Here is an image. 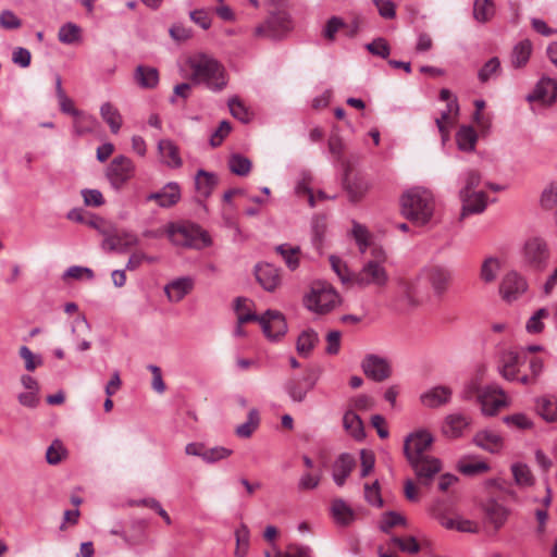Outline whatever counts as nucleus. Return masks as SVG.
<instances>
[{
	"mask_svg": "<svg viewBox=\"0 0 557 557\" xmlns=\"http://www.w3.org/2000/svg\"><path fill=\"white\" fill-rule=\"evenodd\" d=\"M434 436L426 429H419L408 434L404 442L405 456L422 484L429 485L441 469V460L428 455Z\"/></svg>",
	"mask_w": 557,
	"mask_h": 557,
	"instance_id": "1",
	"label": "nucleus"
},
{
	"mask_svg": "<svg viewBox=\"0 0 557 557\" xmlns=\"http://www.w3.org/2000/svg\"><path fill=\"white\" fill-rule=\"evenodd\" d=\"M386 261V251L380 246H373L370 250V259L366 260L360 270L351 275V284L361 288H384L389 282Z\"/></svg>",
	"mask_w": 557,
	"mask_h": 557,
	"instance_id": "2",
	"label": "nucleus"
},
{
	"mask_svg": "<svg viewBox=\"0 0 557 557\" xmlns=\"http://www.w3.org/2000/svg\"><path fill=\"white\" fill-rule=\"evenodd\" d=\"M191 79L196 84H203L212 91L225 88L227 77L224 66L214 58L207 54H197L188 61Z\"/></svg>",
	"mask_w": 557,
	"mask_h": 557,
	"instance_id": "3",
	"label": "nucleus"
},
{
	"mask_svg": "<svg viewBox=\"0 0 557 557\" xmlns=\"http://www.w3.org/2000/svg\"><path fill=\"white\" fill-rule=\"evenodd\" d=\"M401 212L405 218L419 225L429 223L434 212L432 194L420 187L406 191L401 197Z\"/></svg>",
	"mask_w": 557,
	"mask_h": 557,
	"instance_id": "4",
	"label": "nucleus"
},
{
	"mask_svg": "<svg viewBox=\"0 0 557 557\" xmlns=\"http://www.w3.org/2000/svg\"><path fill=\"white\" fill-rule=\"evenodd\" d=\"M341 296L336 289L325 281H314L304 296L305 307L314 313L326 314L341 305Z\"/></svg>",
	"mask_w": 557,
	"mask_h": 557,
	"instance_id": "5",
	"label": "nucleus"
},
{
	"mask_svg": "<svg viewBox=\"0 0 557 557\" xmlns=\"http://www.w3.org/2000/svg\"><path fill=\"white\" fill-rule=\"evenodd\" d=\"M165 232L175 246L200 249L211 244L208 234L194 224L170 223Z\"/></svg>",
	"mask_w": 557,
	"mask_h": 557,
	"instance_id": "6",
	"label": "nucleus"
},
{
	"mask_svg": "<svg viewBox=\"0 0 557 557\" xmlns=\"http://www.w3.org/2000/svg\"><path fill=\"white\" fill-rule=\"evenodd\" d=\"M521 267L532 271H543L549 259V249L544 238H528L519 252Z\"/></svg>",
	"mask_w": 557,
	"mask_h": 557,
	"instance_id": "7",
	"label": "nucleus"
},
{
	"mask_svg": "<svg viewBox=\"0 0 557 557\" xmlns=\"http://www.w3.org/2000/svg\"><path fill=\"white\" fill-rule=\"evenodd\" d=\"M294 28L293 20L287 13H276L256 26L253 36L260 39L280 40Z\"/></svg>",
	"mask_w": 557,
	"mask_h": 557,
	"instance_id": "8",
	"label": "nucleus"
},
{
	"mask_svg": "<svg viewBox=\"0 0 557 557\" xmlns=\"http://www.w3.org/2000/svg\"><path fill=\"white\" fill-rule=\"evenodd\" d=\"M465 398H475L481 404L482 412H486L487 404V375L486 368L482 363L476 367L463 389Z\"/></svg>",
	"mask_w": 557,
	"mask_h": 557,
	"instance_id": "9",
	"label": "nucleus"
},
{
	"mask_svg": "<svg viewBox=\"0 0 557 557\" xmlns=\"http://www.w3.org/2000/svg\"><path fill=\"white\" fill-rule=\"evenodd\" d=\"M135 173V165L133 161L124 156L115 157L109 164L106 176L111 186L120 190Z\"/></svg>",
	"mask_w": 557,
	"mask_h": 557,
	"instance_id": "10",
	"label": "nucleus"
},
{
	"mask_svg": "<svg viewBox=\"0 0 557 557\" xmlns=\"http://www.w3.org/2000/svg\"><path fill=\"white\" fill-rule=\"evenodd\" d=\"M528 288L527 278L512 270L503 277L499 285V295L504 301L511 304L520 299L528 292Z\"/></svg>",
	"mask_w": 557,
	"mask_h": 557,
	"instance_id": "11",
	"label": "nucleus"
},
{
	"mask_svg": "<svg viewBox=\"0 0 557 557\" xmlns=\"http://www.w3.org/2000/svg\"><path fill=\"white\" fill-rule=\"evenodd\" d=\"M522 354L507 348L500 351L498 356V371L502 376L508 381H520L522 384H528L531 379L528 375L518 376V369L521 363Z\"/></svg>",
	"mask_w": 557,
	"mask_h": 557,
	"instance_id": "12",
	"label": "nucleus"
},
{
	"mask_svg": "<svg viewBox=\"0 0 557 557\" xmlns=\"http://www.w3.org/2000/svg\"><path fill=\"white\" fill-rule=\"evenodd\" d=\"M361 368L363 373L375 382H382L392 374L389 361L385 357L375 354L367 355L361 362Z\"/></svg>",
	"mask_w": 557,
	"mask_h": 557,
	"instance_id": "13",
	"label": "nucleus"
},
{
	"mask_svg": "<svg viewBox=\"0 0 557 557\" xmlns=\"http://www.w3.org/2000/svg\"><path fill=\"white\" fill-rule=\"evenodd\" d=\"M259 323L262 327L264 335L275 341L287 332V324L284 315L276 310H268L260 315Z\"/></svg>",
	"mask_w": 557,
	"mask_h": 557,
	"instance_id": "14",
	"label": "nucleus"
},
{
	"mask_svg": "<svg viewBox=\"0 0 557 557\" xmlns=\"http://www.w3.org/2000/svg\"><path fill=\"white\" fill-rule=\"evenodd\" d=\"M451 397L453 389L449 386L435 385L422 392L419 400L423 407L434 409L449 404Z\"/></svg>",
	"mask_w": 557,
	"mask_h": 557,
	"instance_id": "15",
	"label": "nucleus"
},
{
	"mask_svg": "<svg viewBox=\"0 0 557 557\" xmlns=\"http://www.w3.org/2000/svg\"><path fill=\"white\" fill-rule=\"evenodd\" d=\"M181 199V188L177 183L170 182L159 191L151 193L145 198V202L156 201L161 208H171Z\"/></svg>",
	"mask_w": 557,
	"mask_h": 557,
	"instance_id": "16",
	"label": "nucleus"
},
{
	"mask_svg": "<svg viewBox=\"0 0 557 557\" xmlns=\"http://www.w3.org/2000/svg\"><path fill=\"white\" fill-rule=\"evenodd\" d=\"M556 98L557 82L549 77H542L533 91L527 96L528 101H541L544 104H552Z\"/></svg>",
	"mask_w": 557,
	"mask_h": 557,
	"instance_id": "17",
	"label": "nucleus"
},
{
	"mask_svg": "<svg viewBox=\"0 0 557 557\" xmlns=\"http://www.w3.org/2000/svg\"><path fill=\"white\" fill-rule=\"evenodd\" d=\"M139 244V238L136 234L127 231L107 236L102 242V248L108 251L125 252L131 247Z\"/></svg>",
	"mask_w": 557,
	"mask_h": 557,
	"instance_id": "18",
	"label": "nucleus"
},
{
	"mask_svg": "<svg viewBox=\"0 0 557 557\" xmlns=\"http://www.w3.org/2000/svg\"><path fill=\"white\" fill-rule=\"evenodd\" d=\"M470 419L461 412H451L447 414L442 424V433L449 438H458L469 426Z\"/></svg>",
	"mask_w": 557,
	"mask_h": 557,
	"instance_id": "19",
	"label": "nucleus"
},
{
	"mask_svg": "<svg viewBox=\"0 0 557 557\" xmlns=\"http://www.w3.org/2000/svg\"><path fill=\"white\" fill-rule=\"evenodd\" d=\"M459 115V104L457 99L450 100L446 110L435 120L438 132L442 136V143L445 145L449 140V128L456 123Z\"/></svg>",
	"mask_w": 557,
	"mask_h": 557,
	"instance_id": "20",
	"label": "nucleus"
},
{
	"mask_svg": "<svg viewBox=\"0 0 557 557\" xmlns=\"http://www.w3.org/2000/svg\"><path fill=\"white\" fill-rule=\"evenodd\" d=\"M356 466L355 458L348 454H341L333 463L332 478L337 486H343Z\"/></svg>",
	"mask_w": 557,
	"mask_h": 557,
	"instance_id": "21",
	"label": "nucleus"
},
{
	"mask_svg": "<svg viewBox=\"0 0 557 557\" xmlns=\"http://www.w3.org/2000/svg\"><path fill=\"white\" fill-rule=\"evenodd\" d=\"M428 282L431 284L435 294H443L449 285L451 274L441 265H432L424 271Z\"/></svg>",
	"mask_w": 557,
	"mask_h": 557,
	"instance_id": "22",
	"label": "nucleus"
},
{
	"mask_svg": "<svg viewBox=\"0 0 557 557\" xmlns=\"http://www.w3.org/2000/svg\"><path fill=\"white\" fill-rule=\"evenodd\" d=\"M255 272L257 281L268 292H273L281 283L278 269L270 263L258 264Z\"/></svg>",
	"mask_w": 557,
	"mask_h": 557,
	"instance_id": "23",
	"label": "nucleus"
},
{
	"mask_svg": "<svg viewBox=\"0 0 557 557\" xmlns=\"http://www.w3.org/2000/svg\"><path fill=\"white\" fill-rule=\"evenodd\" d=\"M194 288V280L188 276L178 277L165 285L164 292L170 302H180Z\"/></svg>",
	"mask_w": 557,
	"mask_h": 557,
	"instance_id": "24",
	"label": "nucleus"
},
{
	"mask_svg": "<svg viewBox=\"0 0 557 557\" xmlns=\"http://www.w3.org/2000/svg\"><path fill=\"white\" fill-rule=\"evenodd\" d=\"M314 381L309 376L290 379L285 384V389L293 401L302 403L307 394L313 388Z\"/></svg>",
	"mask_w": 557,
	"mask_h": 557,
	"instance_id": "25",
	"label": "nucleus"
},
{
	"mask_svg": "<svg viewBox=\"0 0 557 557\" xmlns=\"http://www.w3.org/2000/svg\"><path fill=\"white\" fill-rule=\"evenodd\" d=\"M370 182L361 176H347L345 181V188L351 201L361 200L370 190Z\"/></svg>",
	"mask_w": 557,
	"mask_h": 557,
	"instance_id": "26",
	"label": "nucleus"
},
{
	"mask_svg": "<svg viewBox=\"0 0 557 557\" xmlns=\"http://www.w3.org/2000/svg\"><path fill=\"white\" fill-rule=\"evenodd\" d=\"M331 515L334 521L342 527L349 525L356 518L354 509L342 498H336L332 502Z\"/></svg>",
	"mask_w": 557,
	"mask_h": 557,
	"instance_id": "27",
	"label": "nucleus"
},
{
	"mask_svg": "<svg viewBox=\"0 0 557 557\" xmlns=\"http://www.w3.org/2000/svg\"><path fill=\"white\" fill-rule=\"evenodd\" d=\"M462 200L461 218L470 214L481 213L485 209V195L483 191L467 194L460 193Z\"/></svg>",
	"mask_w": 557,
	"mask_h": 557,
	"instance_id": "28",
	"label": "nucleus"
},
{
	"mask_svg": "<svg viewBox=\"0 0 557 557\" xmlns=\"http://www.w3.org/2000/svg\"><path fill=\"white\" fill-rule=\"evenodd\" d=\"M158 151L161 162L165 165L176 169L182 165L177 146L170 139H162L158 143Z\"/></svg>",
	"mask_w": 557,
	"mask_h": 557,
	"instance_id": "29",
	"label": "nucleus"
},
{
	"mask_svg": "<svg viewBox=\"0 0 557 557\" xmlns=\"http://www.w3.org/2000/svg\"><path fill=\"white\" fill-rule=\"evenodd\" d=\"M99 127L97 119L90 114L79 111L74 115L73 120V134L77 137H83L88 134L95 133Z\"/></svg>",
	"mask_w": 557,
	"mask_h": 557,
	"instance_id": "30",
	"label": "nucleus"
},
{
	"mask_svg": "<svg viewBox=\"0 0 557 557\" xmlns=\"http://www.w3.org/2000/svg\"><path fill=\"white\" fill-rule=\"evenodd\" d=\"M533 46L529 39H523L516 44L510 54V63L515 69H521L527 65L532 54Z\"/></svg>",
	"mask_w": 557,
	"mask_h": 557,
	"instance_id": "31",
	"label": "nucleus"
},
{
	"mask_svg": "<svg viewBox=\"0 0 557 557\" xmlns=\"http://www.w3.org/2000/svg\"><path fill=\"white\" fill-rule=\"evenodd\" d=\"M343 426L345 431L357 441L364 438V428L362 420L354 410H347L343 417Z\"/></svg>",
	"mask_w": 557,
	"mask_h": 557,
	"instance_id": "32",
	"label": "nucleus"
},
{
	"mask_svg": "<svg viewBox=\"0 0 557 557\" xmlns=\"http://www.w3.org/2000/svg\"><path fill=\"white\" fill-rule=\"evenodd\" d=\"M134 77L141 88L152 89L159 84L158 70L151 66H137Z\"/></svg>",
	"mask_w": 557,
	"mask_h": 557,
	"instance_id": "33",
	"label": "nucleus"
},
{
	"mask_svg": "<svg viewBox=\"0 0 557 557\" xmlns=\"http://www.w3.org/2000/svg\"><path fill=\"white\" fill-rule=\"evenodd\" d=\"M218 183L216 176L213 173L205 170H199L195 177V187L197 193L205 198H208Z\"/></svg>",
	"mask_w": 557,
	"mask_h": 557,
	"instance_id": "34",
	"label": "nucleus"
},
{
	"mask_svg": "<svg viewBox=\"0 0 557 557\" xmlns=\"http://www.w3.org/2000/svg\"><path fill=\"white\" fill-rule=\"evenodd\" d=\"M100 115L102 120L109 125L111 132L116 134L122 126V115L117 108L110 102H104L100 107Z\"/></svg>",
	"mask_w": 557,
	"mask_h": 557,
	"instance_id": "35",
	"label": "nucleus"
},
{
	"mask_svg": "<svg viewBox=\"0 0 557 557\" xmlns=\"http://www.w3.org/2000/svg\"><path fill=\"white\" fill-rule=\"evenodd\" d=\"M58 39L64 45H75L82 40V28L72 22L63 24L58 32Z\"/></svg>",
	"mask_w": 557,
	"mask_h": 557,
	"instance_id": "36",
	"label": "nucleus"
},
{
	"mask_svg": "<svg viewBox=\"0 0 557 557\" xmlns=\"http://www.w3.org/2000/svg\"><path fill=\"white\" fill-rule=\"evenodd\" d=\"M478 135L471 126L463 125L456 134V143L461 151H472L475 147Z\"/></svg>",
	"mask_w": 557,
	"mask_h": 557,
	"instance_id": "37",
	"label": "nucleus"
},
{
	"mask_svg": "<svg viewBox=\"0 0 557 557\" xmlns=\"http://www.w3.org/2000/svg\"><path fill=\"white\" fill-rule=\"evenodd\" d=\"M537 413L547 422L557 421V403L547 396L539 397L535 401Z\"/></svg>",
	"mask_w": 557,
	"mask_h": 557,
	"instance_id": "38",
	"label": "nucleus"
},
{
	"mask_svg": "<svg viewBox=\"0 0 557 557\" xmlns=\"http://www.w3.org/2000/svg\"><path fill=\"white\" fill-rule=\"evenodd\" d=\"M539 202L543 210H557V181H552L545 185L540 195Z\"/></svg>",
	"mask_w": 557,
	"mask_h": 557,
	"instance_id": "39",
	"label": "nucleus"
},
{
	"mask_svg": "<svg viewBox=\"0 0 557 557\" xmlns=\"http://www.w3.org/2000/svg\"><path fill=\"white\" fill-rule=\"evenodd\" d=\"M235 540H236V548H235V556L236 557H246L249 550V544H250V531L248 527L245 523H240L235 532Z\"/></svg>",
	"mask_w": 557,
	"mask_h": 557,
	"instance_id": "40",
	"label": "nucleus"
},
{
	"mask_svg": "<svg viewBox=\"0 0 557 557\" xmlns=\"http://www.w3.org/2000/svg\"><path fill=\"white\" fill-rule=\"evenodd\" d=\"M260 423V417L257 409H251L248 412L247 421L237 425L235 433L238 437L248 438L258 429Z\"/></svg>",
	"mask_w": 557,
	"mask_h": 557,
	"instance_id": "41",
	"label": "nucleus"
},
{
	"mask_svg": "<svg viewBox=\"0 0 557 557\" xmlns=\"http://www.w3.org/2000/svg\"><path fill=\"white\" fill-rule=\"evenodd\" d=\"M276 251L281 255L289 270L294 271L299 267V247H293L288 244H283L276 247Z\"/></svg>",
	"mask_w": 557,
	"mask_h": 557,
	"instance_id": "42",
	"label": "nucleus"
},
{
	"mask_svg": "<svg viewBox=\"0 0 557 557\" xmlns=\"http://www.w3.org/2000/svg\"><path fill=\"white\" fill-rule=\"evenodd\" d=\"M351 235L358 246V250L360 251V253H366V251L371 245V234L369 230L364 225L358 222H354Z\"/></svg>",
	"mask_w": 557,
	"mask_h": 557,
	"instance_id": "43",
	"label": "nucleus"
},
{
	"mask_svg": "<svg viewBox=\"0 0 557 557\" xmlns=\"http://www.w3.org/2000/svg\"><path fill=\"white\" fill-rule=\"evenodd\" d=\"M318 343V334L313 330H305L298 336L296 349L299 355L308 356Z\"/></svg>",
	"mask_w": 557,
	"mask_h": 557,
	"instance_id": "44",
	"label": "nucleus"
},
{
	"mask_svg": "<svg viewBox=\"0 0 557 557\" xmlns=\"http://www.w3.org/2000/svg\"><path fill=\"white\" fill-rule=\"evenodd\" d=\"M326 221L324 218L317 216L312 221V244L318 251H321L326 235Z\"/></svg>",
	"mask_w": 557,
	"mask_h": 557,
	"instance_id": "45",
	"label": "nucleus"
},
{
	"mask_svg": "<svg viewBox=\"0 0 557 557\" xmlns=\"http://www.w3.org/2000/svg\"><path fill=\"white\" fill-rule=\"evenodd\" d=\"M511 472L518 485L530 486L533 484V475L530 468L523 462H515L511 466Z\"/></svg>",
	"mask_w": 557,
	"mask_h": 557,
	"instance_id": "46",
	"label": "nucleus"
},
{
	"mask_svg": "<svg viewBox=\"0 0 557 557\" xmlns=\"http://www.w3.org/2000/svg\"><path fill=\"white\" fill-rule=\"evenodd\" d=\"M509 405L508 396L498 391L496 386L490 384V416Z\"/></svg>",
	"mask_w": 557,
	"mask_h": 557,
	"instance_id": "47",
	"label": "nucleus"
},
{
	"mask_svg": "<svg viewBox=\"0 0 557 557\" xmlns=\"http://www.w3.org/2000/svg\"><path fill=\"white\" fill-rule=\"evenodd\" d=\"M228 166L232 173L246 176L251 170V162L248 158L242 154H233L228 160Z\"/></svg>",
	"mask_w": 557,
	"mask_h": 557,
	"instance_id": "48",
	"label": "nucleus"
},
{
	"mask_svg": "<svg viewBox=\"0 0 557 557\" xmlns=\"http://www.w3.org/2000/svg\"><path fill=\"white\" fill-rule=\"evenodd\" d=\"M406 524L407 520L404 516L396 511H387L382 515L380 521V529L381 531L388 533L392 528Z\"/></svg>",
	"mask_w": 557,
	"mask_h": 557,
	"instance_id": "49",
	"label": "nucleus"
},
{
	"mask_svg": "<svg viewBox=\"0 0 557 557\" xmlns=\"http://www.w3.org/2000/svg\"><path fill=\"white\" fill-rule=\"evenodd\" d=\"M508 518V509L503 505L490 500V524L500 528Z\"/></svg>",
	"mask_w": 557,
	"mask_h": 557,
	"instance_id": "50",
	"label": "nucleus"
},
{
	"mask_svg": "<svg viewBox=\"0 0 557 557\" xmlns=\"http://www.w3.org/2000/svg\"><path fill=\"white\" fill-rule=\"evenodd\" d=\"M65 456L66 448L59 440L53 441L46 451L47 462L53 466L60 463L63 460V458H65Z\"/></svg>",
	"mask_w": 557,
	"mask_h": 557,
	"instance_id": "51",
	"label": "nucleus"
},
{
	"mask_svg": "<svg viewBox=\"0 0 557 557\" xmlns=\"http://www.w3.org/2000/svg\"><path fill=\"white\" fill-rule=\"evenodd\" d=\"M549 312L546 308H541L530 317L525 324V330L530 334H537L544 329L543 319L547 318Z\"/></svg>",
	"mask_w": 557,
	"mask_h": 557,
	"instance_id": "52",
	"label": "nucleus"
},
{
	"mask_svg": "<svg viewBox=\"0 0 557 557\" xmlns=\"http://www.w3.org/2000/svg\"><path fill=\"white\" fill-rule=\"evenodd\" d=\"M364 499L371 506L377 508L383 507L384 503L381 496L380 485L377 481H374L372 484H364Z\"/></svg>",
	"mask_w": 557,
	"mask_h": 557,
	"instance_id": "53",
	"label": "nucleus"
},
{
	"mask_svg": "<svg viewBox=\"0 0 557 557\" xmlns=\"http://www.w3.org/2000/svg\"><path fill=\"white\" fill-rule=\"evenodd\" d=\"M321 473L304 472L297 483V488L300 492L315 490L321 482Z\"/></svg>",
	"mask_w": 557,
	"mask_h": 557,
	"instance_id": "54",
	"label": "nucleus"
},
{
	"mask_svg": "<svg viewBox=\"0 0 557 557\" xmlns=\"http://www.w3.org/2000/svg\"><path fill=\"white\" fill-rule=\"evenodd\" d=\"M366 49L373 55L382 59L388 58L391 53V47L386 39L379 37L366 45Z\"/></svg>",
	"mask_w": 557,
	"mask_h": 557,
	"instance_id": "55",
	"label": "nucleus"
},
{
	"mask_svg": "<svg viewBox=\"0 0 557 557\" xmlns=\"http://www.w3.org/2000/svg\"><path fill=\"white\" fill-rule=\"evenodd\" d=\"M233 454V450L223 446H215L205 449L203 461L207 463H214L216 461L226 459Z\"/></svg>",
	"mask_w": 557,
	"mask_h": 557,
	"instance_id": "56",
	"label": "nucleus"
},
{
	"mask_svg": "<svg viewBox=\"0 0 557 557\" xmlns=\"http://www.w3.org/2000/svg\"><path fill=\"white\" fill-rule=\"evenodd\" d=\"M20 356L25 362V369L29 372L42 364V358L39 355H35L27 346L20 348Z\"/></svg>",
	"mask_w": 557,
	"mask_h": 557,
	"instance_id": "57",
	"label": "nucleus"
},
{
	"mask_svg": "<svg viewBox=\"0 0 557 557\" xmlns=\"http://www.w3.org/2000/svg\"><path fill=\"white\" fill-rule=\"evenodd\" d=\"M228 108H230L231 114L235 119H237L244 123L249 122L250 114H249L247 108L244 106V103L238 98H236V97L231 98L228 100Z\"/></svg>",
	"mask_w": 557,
	"mask_h": 557,
	"instance_id": "58",
	"label": "nucleus"
},
{
	"mask_svg": "<svg viewBox=\"0 0 557 557\" xmlns=\"http://www.w3.org/2000/svg\"><path fill=\"white\" fill-rule=\"evenodd\" d=\"M458 469L465 475H475L487 470L485 461H461Z\"/></svg>",
	"mask_w": 557,
	"mask_h": 557,
	"instance_id": "59",
	"label": "nucleus"
},
{
	"mask_svg": "<svg viewBox=\"0 0 557 557\" xmlns=\"http://www.w3.org/2000/svg\"><path fill=\"white\" fill-rule=\"evenodd\" d=\"M392 543L397 545L404 553L416 554L420 550V546L413 536L401 539L398 536L392 537Z\"/></svg>",
	"mask_w": 557,
	"mask_h": 557,
	"instance_id": "60",
	"label": "nucleus"
},
{
	"mask_svg": "<svg viewBox=\"0 0 557 557\" xmlns=\"http://www.w3.org/2000/svg\"><path fill=\"white\" fill-rule=\"evenodd\" d=\"M330 263L333 271L337 274L343 283H351V275H349L347 265L339 258L331 256Z\"/></svg>",
	"mask_w": 557,
	"mask_h": 557,
	"instance_id": "61",
	"label": "nucleus"
},
{
	"mask_svg": "<svg viewBox=\"0 0 557 557\" xmlns=\"http://www.w3.org/2000/svg\"><path fill=\"white\" fill-rule=\"evenodd\" d=\"M22 21L11 10H3L0 13V26L4 29H17Z\"/></svg>",
	"mask_w": 557,
	"mask_h": 557,
	"instance_id": "62",
	"label": "nucleus"
},
{
	"mask_svg": "<svg viewBox=\"0 0 557 557\" xmlns=\"http://www.w3.org/2000/svg\"><path fill=\"white\" fill-rule=\"evenodd\" d=\"M82 196L86 206L100 207L104 203L103 196L98 189H83Z\"/></svg>",
	"mask_w": 557,
	"mask_h": 557,
	"instance_id": "63",
	"label": "nucleus"
},
{
	"mask_svg": "<svg viewBox=\"0 0 557 557\" xmlns=\"http://www.w3.org/2000/svg\"><path fill=\"white\" fill-rule=\"evenodd\" d=\"M375 4L379 14L383 18L392 20L396 16V8L393 1L391 0H372Z\"/></svg>",
	"mask_w": 557,
	"mask_h": 557,
	"instance_id": "64",
	"label": "nucleus"
}]
</instances>
